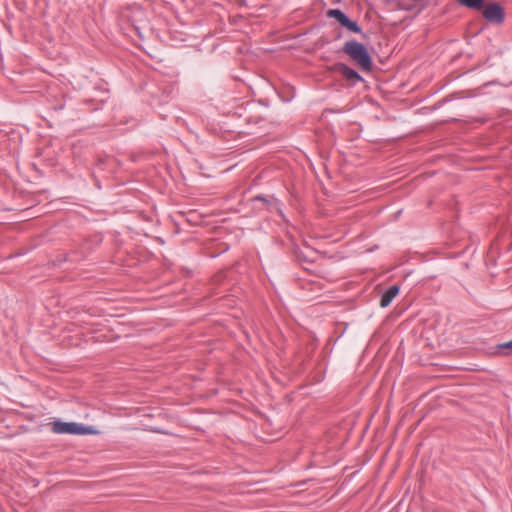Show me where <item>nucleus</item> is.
<instances>
[{"label": "nucleus", "mask_w": 512, "mask_h": 512, "mask_svg": "<svg viewBox=\"0 0 512 512\" xmlns=\"http://www.w3.org/2000/svg\"><path fill=\"white\" fill-rule=\"evenodd\" d=\"M327 15L331 18L336 19L342 26L344 25L345 21L347 20V16L338 9H331L327 12Z\"/></svg>", "instance_id": "nucleus-6"}, {"label": "nucleus", "mask_w": 512, "mask_h": 512, "mask_svg": "<svg viewBox=\"0 0 512 512\" xmlns=\"http://www.w3.org/2000/svg\"><path fill=\"white\" fill-rule=\"evenodd\" d=\"M343 26L352 32H360V27L358 26V24L356 22L351 21L349 18H347Z\"/></svg>", "instance_id": "nucleus-8"}, {"label": "nucleus", "mask_w": 512, "mask_h": 512, "mask_svg": "<svg viewBox=\"0 0 512 512\" xmlns=\"http://www.w3.org/2000/svg\"><path fill=\"white\" fill-rule=\"evenodd\" d=\"M339 71L340 73L347 79V80H352V81H360L362 80L361 76L353 69H351L350 67L344 65V64H341L339 65Z\"/></svg>", "instance_id": "nucleus-5"}, {"label": "nucleus", "mask_w": 512, "mask_h": 512, "mask_svg": "<svg viewBox=\"0 0 512 512\" xmlns=\"http://www.w3.org/2000/svg\"><path fill=\"white\" fill-rule=\"evenodd\" d=\"M460 4L474 9H480L483 5V0H457Z\"/></svg>", "instance_id": "nucleus-7"}, {"label": "nucleus", "mask_w": 512, "mask_h": 512, "mask_svg": "<svg viewBox=\"0 0 512 512\" xmlns=\"http://www.w3.org/2000/svg\"><path fill=\"white\" fill-rule=\"evenodd\" d=\"M52 431L57 434L87 435L96 434L97 431L91 427H85L76 422L55 421L51 423Z\"/></svg>", "instance_id": "nucleus-2"}, {"label": "nucleus", "mask_w": 512, "mask_h": 512, "mask_svg": "<svg viewBox=\"0 0 512 512\" xmlns=\"http://www.w3.org/2000/svg\"><path fill=\"white\" fill-rule=\"evenodd\" d=\"M483 16L490 22L501 23L504 19L502 8L497 4H490L483 10Z\"/></svg>", "instance_id": "nucleus-3"}, {"label": "nucleus", "mask_w": 512, "mask_h": 512, "mask_svg": "<svg viewBox=\"0 0 512 512\" xmlns=\"http://www.w3.org/2000/svg\"><path fill=\"white\" fill-rule=\"evenodd\" d=\"M398 293L399 287L397 285L389 287L381 297L380 306L383 308L389 306Z\"/></svg>", "instance_id": "nucleus-4"}, {"label": "nucleus", "mask_w": 512, "mask_h": 512, "mask_svg": "<svg viewBox=\"0 0 512 512\" xmlns=\"http://www.w3.org/2000/svg\"><path fill=\"white\" fill-rule=\"evenodd\" d=\"M501 347H503V348H511L512 349V340L507 342V343H504L503 345H501Z\"/></svg>", "instance_id": "nucleus-9"}, {"label": "nucleus", "mask_w": 512, "mask_h": 512, "mask_svg": "<svg viewBox=\"0 0 512 512\" xmlns=\"http://www.w3.org/2000/svg\"><path fill=\"white\" fill-rule=\"evenodd\" d=\"M343 51L358 65L364 72L372 69V60L365 46L356 41H348L343 46Z\"/></svg>", "instance_id": "nucleus-1"}]
</instances>
